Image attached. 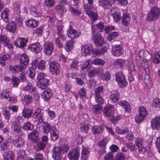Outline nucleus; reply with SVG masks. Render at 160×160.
Segmentation results:
<instances>
[{"label": "nucleus", "instance_id": "f257e3e1", "mask_svg": "<svg viewBox=\"0 0 160 160\" xmlns=\"http://www.w3.org/2000/svg\"><path fill=\"white\" fill-rule=\"evenodd\" d=\"M43 131L44 133H48L50 132L51 139L55 141L58 138V132L54 126H51L48 123L44 122L43 126Z\"/></svg>", "mask_w": 160, "mask_h": 160}, {"label": "nucleus", "instance_id": "f03ea898", "mask_svg": "<svg viewBox=\"0 0 160 160\" xmlns=\"http://www.w3.org/2000/svg\"><path fill=\"white\" fill-rule=\"evenodd\" d=\"M88 0V3L90 5V6H88V5L85 4L84 5V8L87 14L91 18L92 23L98 19V16L97 13L94 12L90 9L91 5L93 3V0Z\"/></svg>", "mask_w": 160, "mask_h": 160}, {"label": "nucleus", "instance_id": "7ed1b4c3", "mask_svg": "<svg viewBox=\"0 0 160 160\" xmlns=\"http://www.w3.org/2000/svg\"><path fill=\"white\" fill-rule=\"evenodd\" d=\"M160 13V9L157 7H152L147 16V20L151 22L158 19Z\"/></svg>", "mask_w": 160, "mask_h": 160}, {"label": "nucleus", "instance_id": "20e7f679", "mask_svg": "<svg viewBox=\"0 0 160 160\" xmlns=\"http://www.w3.org/2000/svg\"><path fill=\"white\" fill-rule=\"evenodd\" d=\"M139 114L137 115L135 118V120L137 123H139L143 121L146 118L148 112L145 107L140 106L138 108Z\"/></svg>", "mask_w": 160, "mask_h": 160}, {"label": "nucleus", "instance_id": "39448f33", "mask_svg": "<svg viewBox=\"0 0 160 160\" xmlns=\"http://www.w3.org/2000/svg\"><path fill=\"white\" fill-rule=\"evenodd\" d=\"M73 22H71L69 24V27L67 30V35L69 37L71 38V39L78 37L81 35L80 31H78L72 28Z\"/></svg>", "mask_w": 160, "mask_h": 160}, {"label": "nucleus", "instance_id": "423d86ee", "mask_svg": "<svg viewBox=\"0 0 160 160\" xmlns=\"http://www.w3.org/2000/svg\"><path fill=\"white\" fill-rule=\"evenodd\" d=\"M23 121V118L22 116H19L17 117L15 121L12 123V127L15 132H20L21 128L20 123H22Z\"/></svg>", "mask_w": 160, "mask_h": 160}, {"label": "nucleus", "instance_id": "0eeeda50", "mask_svg": "<svg viewBox=\"0 0 160 160\" xmlns=\"http://www.w3.org/2000/svg\"><path fill=\"white\" fill-rule=\"evenodd\" d=\"M123 52V47L121 44L114 45L112 46L111 52L114 56L118 57L120 56Z\"/></svg>", "mask_w": 160, "mask_h": 160}, {"label": "nucleus", "instance_id": "6e6552de", "mask_svg": "<svg viewBox=\"0 0 160 160\" xmlns=\"http://www.w3.org/2000/svg\"><path fill=\"white\" fill-rule=\"evenodd\" d=\"M60 65L58 63L55 61H52L49 64V70L54 75H58L60 72Z\"/></svg>", "mask_w": 160, "mask_h": 160}, {"label": "nucleus", "instance_id": "1a4fd4ad", "mask_svg": "<svg viewBox=\"0 0 160 160\" xmlns=\"http://www.w3.org/2000/svg\"><path fill=\"white\" fill-rule=\"evenodd\" d=\"M116 80L120 87L122 88L126 86L127 84L122 73L121 72H117L115 75Z\"/></svg>", "mask_w": 160, "mask_h": 160}, {"label": "nucleus", "instance_id": "9d476101", "mask_svg": "<svg viewBox=\"0 0 160 160\" xmlns=\"http://www.w3.org/2000/svg\"><path fill=\"white\" fill-rule=\"evenodd\" d=\"M92 33L93 34L92 39L95 44L97 46H102L104 40L101 36V34L99 32H97Z\"/></svg>", "mask_w": 160, "mask_h": 160}, {"label": "nucleus", "instance_id": "9b49d317", "mask_svg": "<svg viewBox=\"0 0 160 160\" xmlns=\"http://www.w3.org/2000/svg\"><path fill=\"white\" fill-rule=\"evenodd\" d=\"M28 49L35 54L41 52L42 49V45L38 42L32 43L28 46Z\"/></svg>", "mask_w": 160, "mask_h": 160}, {"label": "nucleus", "instance_id": "f8f14e48", "mask_svg": "<svg viewBox=\"0 0 160 160\" xmlns=\"http://www.w3.org/2000/svg\"><path fill=\"white\" fill-rule=\"evenodd\" d=\"M92 46L90 44L82 46L81 48V53L82 56H86L92 53Z\"/></svg>", "mask_w": 160, "mask_h": 160}, {"label": "nucleus", "instance_id": "ddd939ff", "mask_svg": "<svg viewBox=\"0 0 160 160\" xmlns=\"http://www.w3.org/2000/svg\"><path fill=\"white\" fill-rule=\"evenodd\" d=\"M44 52L47 55L51 54L53 50V45L52 42H46L43 45Z\"/></svg>", "mask_w": 160, "mask_h": 160}, {"label": "nucleus", "instance_id": "4468645a", "mask_svg": "<svg viewBox=\"0 0 160 160\" xmlns=\"http://www.w3.org/2000/svg\"><path fill=\"white\" fill-rule=\"evenodd\" d=\"M114 112V106L111 104L105 106L103 109V113L105 116L107 117L112 116Z\"/></svg>", "mask_w": 160, "mask_h": 160}, {"label": "nucleus", "instance_id": "2eb2a0df", "mask_svg": "<svg viewBox=\"0 0 160 160\" xmlns=\"http://www.w3.org/2000/svg\"><path fill=\"white\" fill-rule=\"evenodd\" d=\"M52 156L55 160H59L62 157V154L61 148L60 147H54L52 149Z\"/></svg>", "mask_w": 160, "mask_h": 160}, {"label": "nucleus", "instance_id": "dca6fc26", "mask_svg": "<svg viewBox=\"0 0 160 160\" xmlns=\"http://www.w3.org/2000/svg\"><path fill=\"white\" fill-rule=\"evenodd\" d=\"M152 128L153 129H158L160 128V116L153 118L151 121Z\"/></svg>", "mask_w": 160, "mask_h": 160}, {"label": "nucleus", "instance_id": "f3484780", "mask_svg": "<svg viewBox=\"0 0 160 160\" xmlns=\"http://www.w3.org/2000/svg\"><path fill=\"white\" fill-rule=\"evenodd\" d=\"M27 42V40L25 38L18 37L14 41V43L16 47L22 48L26 46Z\"/></svg>", "mask_w": 160, "mask_h": 160}, {"label": "nucleus", "instance_id": "a211bd4d", "mask_svg": "<svg viewBox=\"0 0 160 160\" xmlns=\"http://www.w3.org/2000/svg\"><path fill=\"white\" fill-rule=\"evenodd\" d=\"M119 93L117 90H112L109 96L110 102L112 103H116L117 102L119 98Z\"/></svg>", "mask_w": 160, "mask_h": 160}, {"label": "nucleus", "instance_id": "6ab92c4d", "mask_svg": "<svg viewBox=\"0 0 160 160\" xmlns=\"http://www.w3.org/2000/svg\"><path fill=\"white\" fill-rule=\"evenodd\" d=\"M138 56L141 59L145 60V61H149L152 58L151 55L147 51H141L139 53Z\"/></svg>", "mask_w": 160, "mask_h": 160}, {"label": "nucleus", "instance_id": "aec40b11", "mask_svg": "<svg viewBox=\"0 0 160 160\" xmlns=\"http://www.w3.org/2000/svg\"><path fill=\"white\" fill-rule=\"evenodd\" d=\"M80 153L78 149L70 151L68 153V157L71 160H77L79 157Z\"/></svg>", "mask_w": 160, "mask_h": 160}, {"label": "nucleus", "instance_id": "412c9836", "mask_svg": "<svg viewBox=\"0 0 160 160\" xmlns=\"http://www.w3.org/2000/svg\"><path fill=\"white\" fill-rule=\"evenodd\" d=\"M104 25L102 22H100L98 24L92 26V32H99L103 31Z\"/></svg>", "mask_w": 160, "mask_h": 160}, {"label": "nucleus", "instance_id": "4be33fe9", "mask_svg": "<svg viewBox=\"0 0 160 160\" xmlns=\"http://www.w3.org/2000/svg\"><path fill=\"white\" fill-rule=\"evenodd\" d=\"M2 157L3 160H14L15 154L12 151H8L4 152Z\"/></svg>", "mask_w": 160, "mask_h": 160}, {"label": "nucleus", "instance_id": "5701e85b", "mask_svg": "<svg viewBox=\"0 0 160 160\" xmlns=\"http://www.w3.org/2000/svg\"><path fill=\"white\" fill-rule=\"evenodd\" d=\"M131 17L128 13H126L123 14L122 18V24L124 26H128L130 22Z\"/></svg>", "mask_w": 160, "mask_h": 160}, {"label": "nucleus", "instance_id": "b1692460", "mask_svg": "<svg viewBox=\"0 0 160 160\" xmlns=\"http://www.w3.org/2000/svg\"><path fill=\"white\" fill-rule=\"evenodd\" d=\"M22 116L27 119L30 118L33 113V111L30 108H24L22 112Z\"/></svg>", "mask_w": 160, "mask_h": 160}, {"label": "nucleus", "instance_id": "393cba45", "mask_svg": "<svg viewBox=\"0 0 160 160\" xmlns=\"http://www.w3.org/2000/svg\"><path fill=\"white\" fill-rule=\"evenodd\" d=\"M9 9L8 8H5L1 13V18L4 22H8L9 21Z\"/></svg>", "mask_w": 160, "mask_h": 160}, {"label": "nucleus", "instance_id": "a878e982", "mask_svg": "<svg viewBox=\"0 0 160 160\" xmlns=\"http://www.w3.org/2000/svg\"><path fill=\"white\" fill-rule=\"evenodd\" d=\"M118 103L119 105L124 107L126 112L128 113L131 112V108L129 102L125 100H121Z\"/></svg>", "mask_w": 160, "mask_h": 160}, {"label": "nucleus", "instance_id": "bb28decb", "mask_svg": "<svg viewBox=\"0 0 160 160\" xmlns=\"http://www.w3.org/2000/svg\"><path fill=\"white\" fill-rule=\"evenodd\" d=\"M89 153L88 148L82 146L81 150V160H88Z\"/></svg>", "mask_w": 160, "mask_h": 160}, {"label": "nucleus", "instance_id": "cd10ccee", "mask_svg": "<svg viewBox=\"0 0 160 160\" xmlns=\"http://www.w3.org/2000/svg\"><path fill=\"white\" fill-rule=\"evenodd\" d=\"M49 82V80L48 79H44L43 80L38 81L37 86L41 89H44L48 86Z\"/></svg>", "mask_w": 160, "mask_h": 160}, {"label": "nucleus", "instance_id": "c85d7f7f", "mask_svg": "<svg viewBox=\"0 0 160 160\" xmlns=\"http://www.w3.org/2000/svg\"><path fill=\"white\" fill-rule=\"evenodd\" d=\"M126 61L122 59H116L114 62L113 66L115 68H119L123 67Z\"/></svg>", "mask_w": 160, "mask_h": 160}, {"label": "nucleus", "instance_id": "c756f323", "mask_svg": "<svg viewBox=\"0 0 160 160\" xmlns=\"http://www.w3.org/2000/svg\"><path fill=\"white\" fill-rule=\"evenodd\" d=\"M26 25L31 28H35L38 25V21L34 19H31L26 21Z\"/></svg>", "mask_w": 160, "mask_h": 160}, {"label": "nucleus", "instance_id": "7c9ffc66", "mask_svg": "<svg viewBox=\"0 0 160 160\" xmlns=\"http://www.w3.org/2000/svg\"><path fill=\"white\" fill-rule=\"evenodd\" d=\"M111 0H99V5L105 8H109L112 6Z\"/></svg>", "mask_w": 160, "mask_h": 160}, {"label": "nucleus", "instance_id": "2f4dec72", "mask_svg": "<svg viewBox=\"0 0 160 160\" xmlns=\"http://www.w3.org/2000/svg\"><path fill=\"white\" fill-rule=\"evenodd\" d=\"M6 29L7 31L12 32H14L17 29L16 24L14 21L9 22L6 26Z\"/></svg>", "mask_w": 160, "mask_h": 160}, {"label": "nucleus", "instance_id": "473e14b6", "mask_svg": "<svg viewBox=\"0 0 160 160\" xmlns=\"http://www.w3.org/2000/svg\"><path fill=\"white\" fill-rule=\"evenodd\" d=\"M19 59L20 63L25 66L27 65L29 63V57L26 54H22Z\"/></svg>", "mask_w": 160, "mask_h": 160}, {"label": "nucleus", "instance_id": "72a5a7b5", "mask_svg": "<svg viewBox=\"0 0 160 160\" xmlns=\"http://www.w3.org/2000/svg\"><path fill=\"white\" fill-rule=\"evenodd\" d=\"M52 95L51 90L49 89H45L42 94V98L45 101H48Z\"/></svg>", "mask_w": 160, "mask_h": 160}, {"label": "nucleus", "instance_id": "f704fd0d", "mask_svg": "<svg viewBox=\"0 0 160 160\" xmlns=\"http://www.w3.org/2000/svg\"><path fill=\"white\" fill-rule=\"evenodd\" d=\"M103 130L104 128L102 125H96L93 127L92 132L94 134H98L101 133Z\"/></svg>", "mask_w": 160, "mask_h": 160}, {"label": "nucleus", "instance_id": "c9c22d12", "mask_svg": "<svg viewBox=\"0 0 160 160\" xmlns=\"http://www.w3.org/2000/svg\"><path fill=\"white\" fill-rule=\"evenodd\" d=\"M25 143L24 140L21 138L18 137L15 139L14 145L17 147L20 148L22 147Z\"/></svg>", "mask_w": 160, "mask_h": 160}, {"label": "nucleus", "instance_id": "e433bc0d", "mask_svg": "<svg viewBox=\"0 0 160 160\" xmlns=\"http://www.w3.org/2000/svg\"><path fill=\"white\" fill-rule=\"evenodd\" d=\"M74 41L72 39L67 41L64 45V48L67 51H71L73 48Z\"/></svg>", "mask_w": 160, "mask_h": 160}, {"label": "nucleus", "instance_id": "4c0bfd02", "mask_svg": "<svg viewBox=\"0 0 160 160\" xmlns=\"http://www.w3.org/2000/svg\"><path fill=\"white\" fill-rule=\"evenodd\" d=\"M9 58V56L8 54L2 56L0 58V64L2 66H4Z\"/></svg>", "mask_w": 160, "mask_h": 160}, {"label": "nucleus", "instance_id": "58836bf2", "mask_svg": "<svg viewBox=\"0 0 160 160\" xmlns=\"http://www.w3.org/2000/svg\"><path fill=\"white\" fill-rule=\"evenodd\" d=\"M71 60L72 62L69 65L70 68L74 70L78 68L79 63V61L76 59H72Z\"/></svg>", "mask_w": 160, "mask_h": 160}, {"label": "nucleus", "instance_id": "ea45409f", "mask_svg": "<svg viewBox=\"0 0 160 160\" xmlns=\"http://www.w3.org/2000/svg\"><path fill=\"white\" fill-rule=\"evenodd\" d=\"M63 25L62 22L58 21L56 24V27L57 29V35L60 34L61 33H63V31L62 30Z\"/></svg>", "mask_w": 160, "mask_h": 160}, {"label": "nucleus", "instance_id": "a19ab883", "mask_svg": "<svg viewBox=\"0 0 160 160\" xmlns=\"http://www.w3.org/2000/svg\"><path fill=\"white\" fill-rule=\"evenodd\" d=\"M102 108L101 106L95 105L92 107V110L94 113L100 114L101 113Z\"/></svg>", "mask_w": 160, "mask_h": 160}, {"label": "nucleus", "instance_id": "79ce46f5", "mask_svg": "<svg viewBox=\"0 0 160 160\" xmlns=\"http://www.w3.org/2000/svg\"><path fill=\"white\" fill-rule=\"evenodd\" d=\"M99 70V69L98 68H93L88 72L87 75L89 77L93 78L98 73Z\"/></svg>", "mask_w": 160, "mask_h": 160}, {"label": "nucleus", "instance_id": "37998d69", "mask_svg": "<svg viewBox=\"0 0 160 160\" xmlns=\"http://www.w3.org/2000/svg\"><path fill=\"white\" fill-rule=\"evenodd\" d=\"M22 128L25 130H32L33 128V126L30 122L28 121L24 123Z\"/></svg>", "mask_w": 160, "mask_h": 160}, {"label": "nucleus", "instance_id": "c03bdc74", "mask_svg": "<svg viewBox=\"0 0 160 160\" xmlns=\"http://www.w3.org/2000/svg\"><path fill=\"white\" fill-rule=\"evenodd\" d=\"M92 64V60H88L82 65L81 67V69L83 70H85L88 68L89 69L90 68L91 65Z\"/></svg>", "mask_w": 160, "mask_h": 160}, {"label": "nucleus", "instance_id": "a18cd8bd", "mask_svg": "<svg viewBox=\"0 0 160 160\" xmlns=\"http://www.w3.org/2000/svg\"><path fill=\"white\" fill-rule=\"evenodd\" d=\"M35 71L32 68H29L26 72V74L30 78H33L35 75Z\"/></svg>", "mask_w": 160, "mask_h": 160}, {"label": "nucleus", "instance_id": "49530a36", "mask_svg": "<svg viewBox=\"0 0 160 160\" xmlns=\"http://www.w3.org/2000/svg\"><path fill=\"white\" fill-rule=\"evenodd\" d=\"M55 9L57 12L60 14H62L66 12V9L63 6H60L59 5L56 6Z\"/></svg>", "mask_w": 160, "mask_h": 160}, {"label": "nucleus", "instance_id": "de8ad7c7", "mask_svg": "<svg viewBox=\"0 0 160 160\" xmlns=\"http://www.w3.org/2000/svg\"><path fill=\"white\" fill-rule=\"evenodd\" d=\"M8 41L9 40L6 36L5 35H0V42L1 43L4 44L6 46H8L9 45Z\"/></svg>", "mask_w": 160, "mask_h": 160}, {"label": "nucleus", "instance_id": "09e8293b", "mask_svg": "<svg viewBox=\"0 0 160 160\" xmlns=\"http://www.w3.org/2000/svg\"><path fill=\"white\" fill-rule=\"evenodd\" d=\"M116 131L118 134H124L128 132L129 129L127 128L120 129L119 127H117L116 128Z\"/></svg>", "mask_w": 160, "mask_h": 160}, {"label": "nucleus", "instance_id": "8fccbe9b", "mask_svg": "<svg viewBox=\"0 0 160 160\" xmlns=\"http://www.w3.org/2000/svg\"><path fill=\"white\" fill-rule=\"evenodd\" d=\"M46 143L42 142H38L36 145L35 149L37 151L43 150L46 146Z\"/></svg>", "mask_w": 160, "mask_h": 160}, {"label": "nucleus", "instance_id": "3c124183", "mask_svg": "<svg viewBox=\"0 0 160 160\" xmlns=\"http://www.w3.org/2000/svg\"><path fill=\"white\" fill-rule=\"evenodd\" d=\"M25 157V151L23 150H21L18 153V158L16 160H24Z\"/></svg>", "mask_w": 160, "mask_h": 160}, {"label": "nucleus", "instance_id": "603ef678", "mask_svg": "<svg viewBox=\"0 0 160 160\" xmlns=\"http://www.w3.org/2000/svg\"><path fill=\"white\" fill-rule=\"evenodd\" d=\"M118 35V32H112L107 37V40L109 41H111L112 40L116 38Z\"/></svg>", "mask_w": 160, "mask_h": 160}, {"label": "nucleus", "instance_id": "864d4df0", "mask_svg": "<svg viewBox=\"0 0 160 160\" xmlns=\"http://www.w3.org/2000/svg\"><path fill=\"white\" fill-rule=\"evenodd\" d=\"M152 104L155 108H160V99L158 98L153 99L152 101Z\"/></svg>", "mask_w": 160, "mask_h": 160}, {"label": "nucleus", "instance_id": "5fc2aeb1", "mask_svg": "<svg viewBox=\"0 0 160 160\" xmlns=\"http://www.w3.org/2000/svg\"><path fill=\"white\" fill-rule=\"evenodd\" d=\"M36 132L33 131L32 132L30 133L28 135V137L29 139H30L32 142H36Z\"/></svg>", "mask_w": 160, "mask_h": 160}, {"label": "nucleus", "instance_id": "6e6d98bb", "mask_svg": "<svg viewBox=\"0 0 160 160\" xmlns=\"http://www.w3.org/2000/svg\"><path fill=\"white\" fill-rule=\"evenodd\" d=\"M12 82L13 87H17L20 82V80L18 77L13 76L12 78Z\"/></svg>", "mask_w": 160, "mask_h": 160}, {"label": "nucleus", "instance_id": "4d7b16f0", "mask_svg": "<svg viewBox=\"0 0 160 160\" xmlns=\"http://www.w3.org/2000/svg\"><path fill=\"white\" fill-rule=\"evenodd\" d=\"M1 97V98H4L8 99L10 96L9 91L6 89L2 91L0 94Z\"/></svg>", "mask_w": 160, "mask_h": 160}, {"label": "nucleus", "instance_id": "13d9d810", "mask_svg": "<svg viewBox=\"0 0 160 160\" xmlns=\"http://www.w3.org/2000/svg\"><path fill=\"white\" fill-rule=\"evenodd\" d=\"M92 64L95 65H102L105 63V61L101 59L96 58L93 60H92Z\"/></svg>", "mask_w": 160, "mask_h": 160}, {"label": "nucleus", "instance_id": "bf43d9fd", "mask_svg": "<svg viewBox=\"0 0 160 160\" xmlns=\"http://www.w3.org/2000/svg\"><path fill=\"white\" fill-rule=\"evenodd\" d=\"M112 15L113 21L115 22H118L121 19V15L120 13L118 12H115L114 13L112 14Z\"/></svg>", "mask_w": 160, "mask_h": 160}, {"label": "nucleus", "instance_id": "052dcab7", "mask_svg": "<svg viewBox=\"0 0 160 160\" xmlns=\"http://www.w3.org/2000/svg\"><path fill=\"white\" fill-rule=\"evenodd\" d=\"M125 155L122 153L119 152L117 153L115 157V160H125Z\"/></svg>", "mask_w": 160, "mask_h": 160}, {"label": "nucleus", "instance_id": "680f3d73", "mask_svg": "<svg viewBox=\"0 0 160 160\" xmlns=\"http://www.w3.org/2000/svg\"><path fill=\"white\" fill-rule=\"evenodd\" d=\"M44 3L46 7L50 8L54 6L55 2L54 0H45Z\"/></svg>", "mask_w": 160, "mask_h": 160}, {"label": "nucleus", "instance_id": "e2e57ef3", "mask_svg": "<svg viewBox=\"0 0 160 160\" xmlns=\"http://www.w3.org/2000/svg\"><path fill=\"white\" fill-rule=\"evenodd\" d=\"M128 68L129 72H132L135 71V64L132 62H128Z\"/></svg>", "mask_w": 160, "mask_h": 160}, {"label": "nucleus", "instance_id": "0e129e2a", "mask_svg": "<svg viewBox=\"0 0 160 160\" xmlns=\"http://www.w3.org/2000/svg\"><path fill=\"white\" fill-rule=\"evenodd\" d=\"M46 62L44 60H41L38 63V68L41 70H44L45 68Z\"/></svg>", "mask_w": 160, "mask_h": 160}, {"label": "nucleus", "instance_id": "69168bd1", "mask_svg": "<svg viewBox=\"0 0 160 160\" xmlns=\"http://www.w3.org/2000/svg\"><path fill=\"white\" fill-rule=\"evenodd\" d=\"M32 100V96L29 95H25L23 98V101L26 104H29L30 103Z\"/></svg>", "mask_w": 160, "mask_h": 160}, {"label": "nucleus", "instance_id": "338daca9", "mask_svg": "<svg viewBox=\"0 0 160 160\" xmlns=\"http://www.w3.org/2000/svg\"><path fill=\"white\" fill-rule=\"evenodd\" d=\"M43 31V27H40L37 28L34 30L33 33L39 36H41L42 35Z\"/></svg>", "mask_w": 160, "mask_h": 160}, {"label": "nucleus", "instance_id": "774afa93", "mask_svg": "<svg viewBox=\"0 0 160 160\" xmlns=\"http://www.w3.org/2000/svg\"><path fill=\"white\" fill-rule=\"evenodd\" d=\"M160 62V52H157L154 56L153 62L155 63H158Z\"/></svg>", "mask_w": 160, "mask_h": 160}]
</instances>
